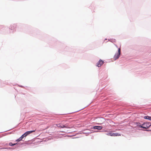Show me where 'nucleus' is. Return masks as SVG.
<instances>
[{
  "mask_svg": "<svg viewBox=\"0 0 151 151\" xmlns=\"http://www.w3.org/2000/svg\"><path fill=\"white\" fill-rule=\"evenodd\" d=\"M35 130H33V131H30L27 132H26V133H27V134L28 135L29 134L32 133L33 132H35Z\"/></svg>",
  "mask_w": 151,
  "mask_h": 151,
  "instance_id": "6e6552de",
  "label": "nucleus"
},
{
  "mask_svg": "<svg viewBox=\"0 0 151 151\" xmlns=\"http://www.w3.org/2000/svg\"><path fill=\"white\" fill-rule=\"evenodd\" d=\"M151 125L149 122H146L143 123L142 125L139 126V127H140L143 128L147 129Z\"/></svg>",
  "mask_w": 151,
  "mask_h": 151,
  "instance_id": "f257e3e1",
  "label": "nucleus"
},
{
  "mask_svg": "<svg viewBox=\"0 0 151 151\" xmlns=\"http://www.w3.org/2000/svg\"><path fill=\"white\" fill-rule=\"evenodd\" d=\"M99 119L101 121H100V122L99 121V122L98 123V124H102L103 123V122H102V120H104V119L103 118H101Z\"/></svg>",
  "mask_w": 151,
  "mask_h": 151,
  "instance_id": "1a4fd4ad",
  "label": "nucleus"
},
{
  "mask_svg": "<svg viewBox=\"0 0 151 151\" xmlns=\"http://www.w3.org/2000/svg\"><path fill=\"white\" fill-rule=\"evenodd\" d=\"M22 139V138H21V137H20L19 139H17L16 140V141L17 142H19V141H20Z\"/></svg>",
  "mask_w": 151,
  "mask_h": 151,
  "instance_id": "f8f14e48",
  "label": "nucleus"
},
{
  "mask_svg": "<svg viewBox=\"0 0 151 151\" xmlns=\"http://www.w3.org/2000/svg\"><path fill=\"white\" fill-rule=\"evenodd\" d=\"M57 126L59 127H60V128L65 127V128H70V127H68L67 125H61L60 124H58L57 125Z\"/></svg>",
  "mask_w": 151,
  "mask_h": 151,
  "instance_id": "20e7f679",
  "label": "nucleus"
},
{
  "mask_svg": "<svg viewBox=\"0 0 151 151\" xmlns=\"http://www.w3.org/2000/svg\"><path fill=\"white\" fill-rule=\"evenodd\" d=\"M21 138H22V139L23 138H24V136H23V135H22L21 137H20Z\"/></svg>",
  "mask_w": 151,
  "mask_h": 151,
  "instance_id": "4468645a",
  "label": "nucleus"
},
{
  "mask_svg": "<svg viewBox=\"0 0 151 151\" xmlns=\"http://www.w3.org/2000/svg\"><path fill=\"white\" fill-rule=\"evenodd\" d=\"M120 49L119 48L118 52L117 54H116L114 56V58L115 60H116L119 58L120 54Z\"/></svg>",
  "mask_w": 151,
  "mask_h": 151,
  "instance_id": "f03ea898",
  "label": "nucleus"
},
{
  "mask_svg": "<svg viewBox=\"0 0 151 151\" xmlns=\"http://www.w3.org/2000/svg\"><path fill=\"white\" fill-rule=\"evenodd\" d=\"M105 132H107L106 134V135L111 136L112 131H105Z\"/></svg>",
  "mask_w": 151,
  "mask_h": 151,
  "instance_id": "0eeeda50",
  "label": "nucleus"
},
{
  "mask_svg": "<svg viewBox=\"0 0 151 151\" xmlns=\"http://www.w3.org/2000/svg\"><path fill=\"white\" fill-rule=\"evenodd\" d=\"M114 131H112L111 136H120L121 134L118 133H114L113 132Z\"/></svg>",
  "mask_w": 151,
  "mask_h": 151,
  "instance_id": "39448f33",
  "label": "nucleus"
},
{
  "mask_svg": "<svg viewBox=\"0 0 151 151\" xmlns=\"http://www.w3.org/2000/svg\"><path fill=\"white\" fill-rule=\"evenodd\" d=\"M93 128L94 129L101 130L102 129V127L100 126H95L93 127Z\"/></svg>",
  "mask_w": 151,
  "mask_h": 151,
  "instance_id": "423d86ee",
  "label": "nucleus"
},
{
  "mask_svg": "<svg viewBox=\"0 0 151 151\" xmlns=\"http://www.w3.org/2000/svg\"><path fill=\"white\" fill-rule=\"evenodd\" d=\"M144 118L145 119H148L149 120H151V117L149 116H145Z\"/></svg>",
  "mask_w": 151,
  "mask_h": 151,
  "instance_id": "9d476101",
  "label": "nucleus"
},
{
  "mask_svg": "<svg viewBox=\"0 0 151 151\" xmlns=\"http://www.w3.org/2000/svg\"><path fill=\"white\" fill-rule=\"evenodd\" d=\"M17 144V143L13 144L11 142H10L9 143V145L10 146H14V145H15Z\"/></svg>",
  "mask_w": 151,
  "mask_h": 151,
  "instance_id": "9b49d317",
  "label": "nucleus"
},
{
  "mask_svg": "<svg viewBox=\"0 0 151 151\" xmlns=\"http://www.w3.org/2000/svg\"><path fill=\"white\" fill-rule=\"evenodd\" d=\"M104 63V62L100 59L97 63L96 66L98 67H100Z\"/></svg>",
  "mask_w": 151,
  "mask_h": 151,
  "instance_id": "7ed1b4c3",
  "label": "nucleus"
},
{
  "mask_svg": "<svg viewBox=\"0 0 151 151\" xmlns=\"http://www.w3.org/2000/svg\"><path fill=\"white\" fill-rule=\"evenodd\" d=\"M23 136H24V137H26L27 136V133H26V132L24 134L22 135Z\"/></svg>",
  "mask_w": 151,
  "mask_h": 151,
  "instance_id": "ddd939ff",
  "label": "nucleus"
}]
</instances>
